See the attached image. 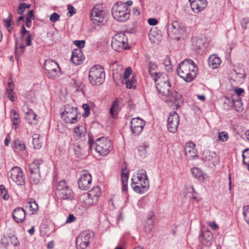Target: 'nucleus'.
<instances>
[{
    "label": "nucleus",
    "mask_w": 249,
    "mask_h": 249,
    "mask_svg": "<svg viewBox=\"0 0 249 249\" xmlns=\"http://www.w3.org/2000/svg\"><path fill=\"white\" fill-rule=\"evenodd\" d=\"M14 84L12 80L8 82V89H7L8 93V98L12 102L15 101V93L14 92Z\"/></svg>",
    "instance_id": "f704fd0d"
},
{
    "label": "nucleus",
    "mask_w": 249,
    "mask_h": 249,
    "mask_svg": "<svg viewBox=\"0 0 249 249\" xmlns=\"http://www.w3.org/2000/svg\"><path fill=\"white\" fill-rule=\"evenodd\" d=\"M43 162L41 159L34 160L29 165L30 173L40 172L39 169L42 166Z\"/></svg>",
    "instance_id": "bb28decb"
},
{
    "label": "nucleus",
    "mask_w": 249,
    "mask_h": 249,
    "mask_svg": "<svg viewBox=\"0 0 249 249\" xmlns=\"http://www.w3.org/2000/svg\"><path fill=\"white\" fill-rule=\"evenodd\" d=\"M89 78L92 85H100L105 81V72L103 68L99 65L92 67L89 71Z\"/></svg>",
    "instance_id": "7ed1b4c3"
},
{
    "label": "nucleus",
    "mask_w": 249,
    "mask_h": 249,
    "mask_svg": "<svg viewBox=\"0 0 249 249\" xmlns=\"http://www.w3.org/2000/svg\"><path fill=\"white\" fill-rule=\"evenodd\" d=\"M138 206L140 208H144L146 206V202L145 198H141L137 203Z\"/></svg>",
    "instance_id": "4d7b16f0"
},
{
    "label": "nucleus",
    "mask_w": 249,
    "mask_h": 249,
    "mask_svg": "<svg viewBox=\"0 0 249 249\" xmlns=\"http://www.w3.org/2000/svg\"><path fill=\"white\" fill-rule=\"evenodd\" d=\"M0 192L1 197L4 200H8L9 196L7 194V190L3 185H0Z\"/></svg>",
    "instance_id": "49530a36"
},
{
    "label": "nucleus",
    "mask_w": 249,
    "mask_h": 249,
    "mask_svg": "<svg viewBox=\"0 0 249 249\" xmlns=\"http://www.w3.org/2000/svg\"><path fill=\"white\" fill-rule=\"evenodd\" d=\"M107 12L101 4L95 6L91 12V19L94 24L100 26L105 25L107 22Z\"/></svg>",
    "instance_id": "20e7f679"
},
{
    "label": "nucleus",
    "mask_w": 249,
    "mask_h": 249,
    "mask_svg": "<svg viewBox=\"0 0 249 249\" xmlns=\"http://www.w3.org/2000/svg\"><path fill=\"white\" fill-rule=\"evenodd\" d=\"M191 173L195 178L201 180H204V177L202 171L200 169L194 167L191 169Z\"/></svg>",
    "instance_id": "e433bc0d"
},
{
    "label": "nucleus",
    "mask_w": 249,
    "mask_h": 249,
    "mask_svg": "<svg viewBox=\"0 0 249 249\" xmlns=\"http://www.w3.org/2000/svg\"><path fill=\"white\" fill-rule=\"evenodd\" d=\"M124 168H122V173H121V180H122V191H124Z\"/></svg>",
    "instance_id": "e2e57ef3"
},
{
    "label": "nucleus",
    "mask_w": 249,
    "mask_h": 249,
    "mask_svg": "<svg viewBox=\"0 0 249 249\" xmlns=\"http://www.w3.org/2000/svg\"><path fill=\"white\" fill-rule=\"evenodd\" d=\"M36 115L34 113L32 109H28V111L25 113V118L27 122L31 124H36L37 120L36 118Z\"/></svg>",
    "instance_id": "cd10ccee"
},
{
    "label": "nucleus",
    "mask_w": 249,
    "mask_h": 249,
    "mask_svg": "<svg viewBox=\"0 0 249 249\" xmlns=\"http://www.w3.org/2000/svg\"><path fill=\"white\" fill-rule=\"evenodd\" d=\"M1 243L5 246L9 245L10 242L8 236L7 237L6 236H3L1 239Z\"/></svg>",
    "instance_id": "0e129e2a"
},
{
    "label": "nucleus",
    "mask_w": 249,
    "mask_h": 249,
    "mask_svg": "<svg viewBox=\"0 0 249 249\" xmlns=\"http://www.w3.org/2000/svg\"><path fill=\"white\" fill-rule=\"evenodd\" d=\"M88 144L89 148L92 149L93 146H95V151L100 155H107L112 150V142L105 137H101L97 139L95 142L93 141V137L89 135Z\"/></svg>",
    "instance_id": "f03ea898"
},
{
    "label": "nucleus",
    "mask_w": 249,
    "mask_h": 249,
    "mask_svg": "<svg viewBox=\"0 0 249 249\" xmlns=\"http://www.w3.org/2000/svg\"><path fill=\"white\" fill-rule=\"evenodd\" d=\"M94 234L89 231L81 232L76 239V246L77 249H85L93 240Z\"/></svg>",
    "instance_id": "0eeeda50"
},
{
    "label": "nucleus",
    "mask_w": 249,
    "mask_h": 249,
    "mask_svg": "<svg viewBox=\"0 0 249 249\" xmlns=\"http://www.w3.org/2000/svg\"><path fill=\"white\" fill-rule=\"evenodd\" d=\"M60 18L59 15L56 13H53L50 17V20L53 22H55L58 20Z\"/></svg>",
    "instance_id": "6e6d98bb"
},
{
    "label": "nucleus",
    "mask_w": 249,
    "mask_h": 249,
    "mask_svg": "<svg viewBox=\"0 0 249 249\" xmlns=\"http://www.w3.org/2000/svg\"><path fill=\"white\" fill-rule=\"evenodd\" d=\"M232 107L234 109L238 112L242 111L243 109V106L241 98L238 96H232Z\"/></svg>",
    "instance_id": "c85d7f7f"
},
{
    "label": "nucleus",
    "mask_w": 249,
    "mask_h": 249,
    "mask_svg": "<svg viewBox=\"0 0 249 249\" xmlns=\"http://www.w3.org/2000/svg\"><path fill=\"white\" fill-rule=\"evenodd\" d=\"M202 159L205 161H211L213 165L215 166L219 163V158L215 152L211 151L209 149H205L202 156Z\"/></svg>",
    "instance_id": "412c9836"
},
{
    "label": "nucleus",
    "mask_w": 249,
    "mask_h": 249,
    "mask_svg": "<svg viewBox=\"0 0 249 249\" xmlns=\"http://www.w3.org/2000/svg\"><path fill=\"white\" fill-rule=\"evenodd\" d=\"M75 155L76 156V157H79L80 156L83 155L84 150L81 146L77 144V145H75V147L73 149Z\"/></svg>",
    "instance_id": "de8ad7c7"
},
{
    "label": "nucleus",
    "mask_w": 249,
    "mask_h": 249,
    "mask_svg": "<svg viewBox=\"0 0 249 249\" xmlns=\"http://www.w3.org/2000/svg\"><path fill=\"white\" fill-rule=\"evenodd\" d=\"M34 35L33 34L29 33L26 38V44L27 46H30L31 45V40L34 37Z\"/></svg>",
    "instance_id": "13d9d810"
},
{
    "label": "nucleus",
    "mask_w": 249,
    "mask_h": 249,
    "mask_svg": "<svg viewBox=\"0 0 249 249\" xmlns=\"http://www.w3.org/2000/svg\"><path fill=\"white\" fill-rule=\"evenodd\" d=\"M125 88L129 89H135L137 88L136 75L134 73L131 78L125 80Z\"/></svg>",
    "instance_id": "7c9ffc66"
},
{
    "label": "nucleus",
    "mask_w": 249,
    "mask_h": 249,
    "mask_svg": "<svg viewBox=\"0 0 249 249\" xmlns=\"http://www.w3.org/2000/svg\"><path fill=\"white\" fill-rule=\"evenodd\" d=\"M18 40L17 39L15 42V54L16 57L17 59L20 56V55L22 54L24 51L20 50L18 49Z\"/></svg>",
    "instance_id": "3c124183"
},
{
    "label": "nucleus",
    "mask_w": 249,
    "mask_h": 249,
    "mask_svg": "<svg viewBox=\"0 0 249 249\" xmlns=\"http://www.w3.org/2000/svg\"><path fill=\"white\" fill-rule=\"evenodd\" d=\"M156 88L160 93L162 95H168L171 88L169 82V77L165 73H161L156 76L154 79Z\"/></svg>",
    "instance_id": "39448f33"
},
{
    "label": "nucleus",
    "mask_w": 249,
    "mask_h": 249,
    "mask_svg": "<svg viewBox=\"0 0 249 249\" xmlns=\"http://www.w3.org/2000/svg\"><path fill=\"white\" fill-rule=\"evenodd\" d=\"M179 116L176 112H171L167 119V129L171 132L174 133L177 132L179 124Z\"/></svg>",
    "instance_id": "dca6fc26"
},
{
    "label": "nucleus",
    "mask_w": 249,
    "mask_h": 249,
    "mask_svg": "<svg viewBox=\"0 0 249 249\" xmlns=\"http://www.w3.org/2000/svg\"><path fill=\"white\" fill-rule=\"evenodd\" d=\"M139 178H132L131 187L135 192L142 194L147 190L149 187V181H143L139 180Z\"/></svg>",
    "instance_id": "4468645a"
},
{
    "label": "nucleus",
    "mask_w": 249,
    "mask_h": 249,
    "mask_svg": "<svg viewBox=\"0 0 249 249\" xmlns=\"http://www.w3.org/2000/svg\"><path fill=\"white\" fill-rule=\"evenodd\" d=\"M235 91L236 94L233 96H238L239 97H240V95L244 92V89L241 88H236L235 89Z\"/></svg>",
    "instance_id": "338daca9"
},
{
    "label": "nucleus",
    "mask_w": 249,
    "mask_h": 249,
    "mask_svg": "<svg viewBox=\"0 0 249 249\" xmlns=\"http://www.w3.org/2000/svg\"><path fill=\"white\" fill-rule=\"evenodd\" d=\"M112 48L116 51L123 52L124 50V31L114 36L111 42Z\"/></svg>",
    "instance_id": "9d476101"
},
{
    "label": "nucleus",
    "mask_w": 249,
    "mask_h": 249,
    "mask_svg": "<svg viewBox=\"0 0 249 249\" xmlns=\"http://www.w3.org/2000/svg\"><path fill=\"white\" fill-rule=\"evenodd\" d=\"M228 137V133L225 131H222L218 133V139L222 142H226Z\"/></svg>",
    "instance_id": "8fccbe9b"
},
{
    "label": "nucleus",
    "mask_w": 249,
    "mask_h": 249,
    "mask_svg": "<svg viewBox=\"0 0 249 249\" xmlns=\"http://www.w3.org/2000/svg\"><path fill=\"white\" fill-rule=\"evenodd\" d=\"M56 190L59 196L63 200H72L74 197V193L71 187L64 180L58 182L56 186Z\"/></svg>",
    "instance_id": "423d86ee"
},
{
    "label": "nucleus",
    "mask_w": 249,
    "mask_h": 249,
    "mask_svg": "<svg viewBox=\"0 0 249 249\" xmlns=\"http://www.w3.org/2000/svg\"><path fill=\"white\" fill-rule=\"evenodd\" d=\"M12 147L14 149L21 151L24 150L25 148V144L18 140H16L13 142Z\"/></svg>",
    "instance_id": "79ce46f5"
},
{
    "label": "nucleus",
    "mask_w": 249,
    "mask_h": 249,
    "mask_svg": "<svg viewBox=\"0 0 249 249\" xmlns=\"http://www.w3.org/2000/svg\"><path fill=\"white\" fill-rule=\"evenodd\" d=\"M83 108L85 111V112L83 114V116L84 117H87L89 116V115L90 114V112H89L90 108H89V106L86 104H83Z\"/></svg>",
    "instance_id": "5fc2aeb1"
},
{
    "label": "nucleus",
    "mask_w": 249,
    "mask_h": 249,
    "mask_svg": "<svg viewBox=\"0 0 249 249\" xmlns=\"http://www.w3.org/2000/svg\"><path fill=\"white\" fill-rule=\"evenodd\" d=\"M192 10L198 13L204 10L207 5L206 0H189Z\"/></svg>",
    "instance_id": "5701e85b"
},
{
    "label": "nucleus",
    "mask_w": 249,
    "mask_h": 249,
    "mask_svg": "<svg viewBox=\"0 0 249 249\" xmlns=\"http://www.w3.org/2000/svg\"><path fill=\"white\" fill-rule=\"evenodd\" d=\"M9 179L15 182L18 185H22L25 183V178L22 169L18 167H13L9 172Z\"/></svg>",
    "instance_id": "6e6552de"
},
{
    "label": "nucleus",
    "mask_w": 249,
    "mask_h": 249,
    "mask_svg": "<svg viewBox=\"0 0 249 249\" xmlns=\"http://www.w3.org/2000/svg\"><path fill=\"white\" fill-rule=\"evenodd\" d=\"M25 5V3H21L19 5L18 9V14L21 15L25 11L26 9L24 6Z\"/></svg>",
    "instance_id": "052dcab7"
},
{
    "label": "nucleus",
    "mask_w": 249,
    "mask_h": 249,
    "mask_svg": "<svg viewBox=\"0 0 249 249\" xmlns=\"http://www.w3.org/2000/svg\"><path fill=\"white\" fill-rule=\"evenodd\" d=\"M40 172L30 173V182L32 185H37L40 181Z\"/></svg>",
    "instance_id": "72a5a7b5"
},
{
    "label": "nucleus",
    "mask_w": 249,
    "mask_h": 249,
    "mask_svg": "<svg viewBox=\"0 0 249 249\" xmlns=\"http://www.w3.org/2000/svg\"><path fill=\"white\" fill-rule=\"evenodd\" d=\"M8 238L9 239V242L11 244L16 246L19 245V242L16 236L15 235L8 236Z\"/></svg>",
    "instance_id": "603ef678"
},
{
    "label": "nucleus",
    "mask_w": 249,
    "mask_h": 249,
    "mask_svg": "<svg viewBox=\"0 0 249 249\" xmlns=\"http://www.w3.org/2000/svg\"><path fill=\"white\" fill-rule=\"evenodd\" d=\"M127 108L129 109L130 113L131 112H134V106L131 100H129V101H128Z\"/></svg>",
    "instance_id": "69168bd1"
},
{
    "label": "nucleus",
    "mask_w": 249,
    "mask_h": 249,
    "mask_svg": "<svg viewBox=\"0 0 249 249\" xmlns=\"http://www.w3.org/2000/svg\"><path fill=\"white\" fill-rule=\"evenodd\" d=\"M178 75L187 82L192 81L196 76L197 67L191 59L181 61L177 68Z\"/></svg>",
    "instance_id": "f257e3e1"
},
{
    "label": "nucleus",
    "mask_w": 249,
    "mask_h": 249,
    "mask_svg": "<svg viewBox=\"0 0 249 249\" xmlns=\"http://www.w3.org/2000/svg\"><path fill=\"white\" fill-rule=\"evenodd\" d=\"M123 99L121 97L117 98L112 104L110 109V114L112 118L115 119L117 118L118 113L121 109L123 104Z\"/></svg>",
    "instance_id": "4be33fe9"
},
{
    "label": "nucleus",
    "mask_w": 249,
    "mask_h": 249,
    "mask_svg": "<svg viewBox=\"0 0 249 249\" xmlns=\"http://www.w3.org/2000/svg\"><path fill=\"white\" fill-rule=\"evenodd\" d=\"M148 147V145L143 144L142 145H140L138 147V151L141 153V155L145 156L146 153V149Z\"/></svg>",
    "instance_id": "864d4df0"
},
{
    "label": "nucleus",
    "mask_w": 249,
    "mask_h": 249,
    "mask_svg": "<svg viewBox=\"0 0 249 249\" xmlns=\"http://www.w3.org/2000/svg\"><path fill=\"white\" fill-rule=\"evenodd\" d=\"M202 236L203 244L206 246H210L211 244L213 238L212 233L210 231H206L202 233Z\"/></svg>",
    "instance_id": "473e14b6"
},
{
    "label": "nucleus",
    "mask_w": 249,
    "mask_h": 249,
    "mask_svg": "<svg viewBox=\"0 0 249 249\" xmlns=\"http://www.w3.org/2000/svg\"><path fill=\"white\" fill-rule=\"evenodd\" d=\"M27 204V207L30 209V211L33 212H36L38 209V205L34 199H30Z\"/></svg>",
    "instance_id": "c03bdc74"
},
{
    "label": "nucleus",
    "mask_w": 249,
    "mask_h": 249,
    "mask_svg": "<svg viewBox=\"0 0 249 249\" xmlns=\"http://www.w3.org/2000/svg\"><path fill=\"white\" fill-rule=\"evenodd\" d=\"M92 178L91 175L86 172L82 173L80 178L78 180L79 188L83 190H88L91 186Z\"/></svg>",
    "instance_id": "a211bd4d"
},
{
    "label": "nucleus",
    "mask_w": 249,
    "mask_h": 249,
    "mask_svg": "<svg viewBox=\"0 0 249 249\" xmlns=\"http://www.w3.org/2000/svg\"><path fill=\"white\" fill-rule=\"evenodd\" d=\"M101 194L100 188L97 186L93 187L88 193L87 198L85 201L87 205H91L96 203Z\"/></svg>",
    "instance_id": "2eb2a0df"
},
{
    "label": "nucleus",
    "mask_w": 249,
    "mask_h": 249,
    "mask_svg": "<svg viewBox=\"0 0 249 249\" xmlns=\"http://www.w3.org/2000/svg\"><path fill=\"white\" fill-rule=\"evenodd\" d=\"M133 178H139V180L143 181H148L146 171L144 170H141L139 171L137 175L134 176Z\"/></svg>",
    "instance_id": "a19ab883"
},
{
    "label": "nucleus",
    "mask_w": 249,
    "mask_h": 249,
    "mask_svg": "<svg viewBox=\"0 0 249 249\" xmlns=\"http://www.w3.org/2000/svg\"><path fill=\"white\" fill-rule=\"evenodd\" d=\"M133 70L130 67L125 68V80L129 78L130 76L133 75Z\"/></svg>",
    "instance_id": "680f3d73"
},
{
    "label": "nucleus",
    "mask_w": 249,
    "mask_h": 249,
    "mask_svg": "<svg viewBox=\"0 0 249 249\" xmlns=\"http://www.w3.org/2000/svg\"><path fill=\"white\" fill-rule=\"evenodd\" d=\"M153 214H152L149 217L147 218L146 223L145 225V230L146 232H150L153 228L154 226V220L152 218V216Z\"/></svg>",
    "instance_id": "58836bf2"
},
{
    "label": "nucleus",
    "mask_w": 249,
    "mask_h": 249,
    "mask_svg": "<svg viewBox=\"0 0 249 249\" xmlns=\"http://www.w3.org/2000/svg\"><path fill=\"white\" fill-rule=\"evenodd\" d=\"M242 157L243 163L248 166L249 170V149L247 148L243 151Z\"/></svg>",
    "instance_id": "37998d69"
},
{
    "label": "nucleus",
    "mask_w": 249,
    "mask_h": 249,
    "mask_svg": "<svg viewBox=\"0 0 249 249\" xmlns=\"http://www.w3.org/2000/svg\"><path fill=\"white\" fill-rule=\"evenodd\" d=\"M13 219L17 223H21L25 218V212L23 208L18 207L15 209L12 213Z\"/></svg>",
    "instance_id": "393cba45"
},
{
    "label": "nucleus",
    "mask_w": 249,
    "mask_h": 249,
    "mask_svg": "<svg viewBox=\"0 0 249 249\" xmlns=\"http://www.w3.org/2000/svg\"><path fill=\"white\" fill-rule=\"evenodd\" d=\"M243 215L245 221L249 225V205L243 207Z\"/></svg>",
    "instance_id": "09e8293b"
},
{
    "label": "nucleus",
    "mask_w": 249,
    "mask_h": 249,
    "mask_svg": "<svg viewBox=\"0 0 249 249\" xmlns=\"http://www.w3.org/2000/svg\"><path fill=\"white\" fill-rule=\"evenodd\" d=\"M168 30L169 36H171L173 38H177L178 40L180 37L174 36L173 35L182 34L185 32V29L184 26H181L178 22L175 21L171 24L168 25Z\"/></svg>",
    "instance_id": "6ab92c4d"
},
{
    "label": "nucleus",
    "mask_w": 249,
    "mask_h": 249,
    "mask_svg": "<svg viewBox=\"0 0 249 249\" xmlns=\"http://www.w3.org/2000/svg\"><path fill=\"white\" fill-rule=\"evenodd\" d=\"M39 138L40 135L38 134H34L33 135V144L35 149H39L41 147Z\"/></svg>",
    "instance_id": "ea45409f"
},
{
    "label": "nucleus",
    "mask_w": 249,
    "mask_h": 249,
    "mask_svg": "<svg viewBox=\"0 0 249 249\" xmlns=\"http://www.w3.org/2000/svg\"><path fill=\"white\" fill-rule=\"evenodd\" d=\"M73 43L79 48H82L84 47L85 44V40H75Z\"/></svg>",
    "instance_id": "bf43d9fd"
},
{
    "label": "nucleus",
    "mask_w": 249,
    "mask_h": 249,
    "mask_svg": "<svg viewBox=\"0 0 249 249\" xmlns=\"http://www.w3.org/2000/svg\"><path fill=\"white\" fill-rule=\"evenodd\" d=\"M157 68H158V67L155 63H154L152 62H150V63L149 64V68H148L149 73L150 74V75L154 79L155 78H156V76H158L159 74L160 73H158L157 72L156 70H157Z\"/></svg>",
    "instance_id": "c9c22d12"
},
{
    "label": "nucleus",
    "mask_w": 249,
    "mask_h": 249,
    "mask_svg": "<svg viewBox=\"0 0 249 249\" xmlns=\"http://www.w3.org/2000/svg\"><path fill=\"white\" fill-rule=\"evenodd\" d=\"M195 146V144L192 142H188L185 144L184 152L187 159L191 160L197 157L196 150Z\"/></svg>",
    "instance_id": "b1692460"
},
{
    "label": "nucleus",
    "mask_w": 249,
    "mask_h": 249,
    "mask_svg": "<svg viewBox=\"0 0 249 249\" xmlns=\"http://www.w3.org/2000/svg\"><path fill=\"white\" fill-rule=\"evenodd\" d=\"M44 69L51 78H55L59 76L60 68L58 64L53 60H48L44 64Z\"/></svg>",
    "instance_id": "9b49d317"
},
{
    "label": "nucleus",
    "mask_w": 249,
    "mask_h": 249,
    "mask_svg": "<svg viewBox=\"0 0 249 249\" xmlns=\"http://www.w3.org/2000/svg\"><path fill=\"white\" fill-rule=\"evenodd\" d=\"M145 122L139 117L132 119L130 122V129L134 136H138L142 131Z\"/></svg>",
    "instance_id": "f3484780"
},
{
    "label": "nucleus",
    "mask_w": 249,
    "mask_h": 249,
    "mask_svg": "<svg viewBox=\"0 0 249 249\" xmlns=\"http://www.w3.org/2000/svg\"><path fill=\"white\" fill-rule=\"evenodd\" d=\"M192 44L194 49H195L196 51H198L204 47V42L201 38L195 37L193 38Z\"/></svg>",
    "instance_id": "2f4dec72"
},
{
    "label": "nucleus",
    "mask_w": 249,
    "mask_h": 249,
    "mask_svg": "<svg viewBox=\"0 0 249 249\" xmlns=\"http://www.w3.org/2000/svg\"><path fill=\"white\" fill-rule=\"evenodd\" d=\"M166 96V101L175 104L177 108L180 107V104L182 103V95L176 91H171L169 90L168 95H163Z\"/></svg>",
    "instance_id": "aec40b11"
},
{
    "label": "nucleus",
    "mask_w": 249,
    "mask_h": 249,
    "mask_svg": "<svg viewBox=\"0 0 249 249\" xmlns=\"http://www.w3.org/2000/svg\"><path fill=\"white\" fill-rule=\"evenodd\" d=\"M86 132V129L83 125H79L74 129V132L76 136L79 138L84 136Z\"/></svg>",
    "instance_id": "4c0bfd02"
},
{
    "label": "nucleus",
    "mask_w": 249,
    "mask_h": 249,
    "mask_svg": "<svg viewBox=\"0 0 249 249\" xmlns=\"http://www.w3.org/2000/svg\"><path fill=\"white\" fill-rule=\"evenodd\" d=\"M11 113L12 114V119L13 120V124L15 125H19L20 121L18 112L15 110L13 109L11 111Z\"/></svg>",
    "instance_id": "a18cd8bd"
},
{
    "label": "nucleus",
    "mask_w": 249,
    "mask_h": 249,
    "mask_svg": "<svg viewBox=\"0 0 249 249\" xmlns=\"http://www.w3.org/2000/svg\"><path fill=\"white\" fill-rule=\"evenodd\" d=\"M77 108L72 107H67L65 111L61 114L62 119L66 123L74 124L77 121Z\"/></svg>",
    "instance_id": "1a4fd4ad"
},
{
    "label": "nucleus",
    "mask_w": 249,
    "mask_h": 249,
    "mask_svg": "<svg viewBox=\"0 0 249 249\" xmlns=\"http://www.w3.org/2000/svg\"><path fill=\"white\" fill-rule=\"evenodd\" d=\"M113 77L114 82L119 86L124 85V69L122 65H116L113 70Z\"/></svg>",
    "instance_id": "ddd939ff"
},
{
    "label": "nucleus",
    "mask_w": 249,
    "mask_h": 249,
    "mask_svg": "<svg viewBox=\"0 0 249 249\" xmlns=\"http://www.w3.org/2000/svg\"><path fill=\"white\" fill-rule=\"evenodd\" d=\"M112 15L114 19L120 22L124 20V3L116 2L112 8Z\"/></svg>",
    "instance_id": "f8f14e48"
},
{
    "label": "nucleus",
    "mask_w": 249,
    "mask_h": 249,
    "mask_svg": "<svg viewBox=\"0 0 249 249\" xmlns=\"http://www.w3.org/2000/svg\"><path fill=\"white\" fill-rule=\"evenodd\" d=\"M221 61L219 57L215 54L211 55L208 59V64L212 69H215L218 67Z\"/></svg>",
    "instance_id": "c756f323"
},
{
    "label": "nucleus",
    "mask_w": 249,
    "mask_h": 249,
    "mask_svg": "<svg viewBox=\"0 0 249 249\" xmlns=\"http://www.w3.org/2000/svg\"><path fill=\"white\" fill-rule=\"evenodd\" d=\"M84 56L80 49L74 50L72 52L71 61L75 65L81 64L84 60Z\"/></svg>",
    "instance_id": "a878e982"
},
{
    "label": "nucleus",
    "mask_w": 249,
    "mask_h": 249,
    "mask_svg": "<svg viewBox=\"0 0 249 249\" xmlns=\"http://www.w3.org/2000/svg\"><path fill=\"white\" fill-rule=\"evenodd\" d=\"M75 220V217L72 214H70L67 218L66 223H69Z\"/></svg>",
    "instance_id": "774afa93"
}]
</instances>
